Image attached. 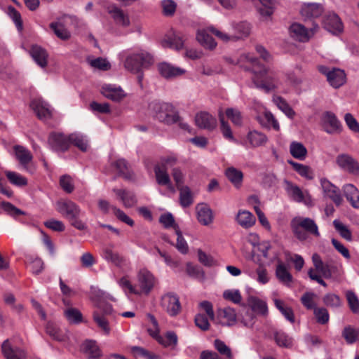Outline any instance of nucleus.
Here are the masks:
<instances>
[{
  "instance_id": "nucleus-9",
  "label": "nucleus",
  "mask_w": 359,
  "mask_h": 359,
  "mask_svg": "<svg viewBox=\"0 0 359 359\" xmlns=\"http://www.w3.org/2000/svg\"><path fill=\"white\" fill-rule=\"evenodd\" d=\"M161 305L170 316H177L181 311L179 297L172 292H168L162 296Z\"/></svg>"
},
{
  "instance_id": "nucleus-59",
  "label": "nucleus",
  "mask_w": 359,
  "mask_h": 359,
  "mask_svg": "<svg viewBox=\"0 0 359 359\" xmlns=\"http://www.w3.org/2000/svg\"><path fill=\"white\" fill-rule=\"evenodd\" d=\"M159 222L165 229L172 228L175 231L180 229L178 225L175 223L173 215L170 212L162 214L159 217Z\"/></svg>"
},
{
  "instance_id": "nucleus-33",
  "label": "nucleus",
  "mask_w": 359,
  "mask_h": 359,
  "mask_svg": "<svg viewBox=\"0 0 359 359\" xmlns=\"http://www.w3.org/2000/svg\"><path fill=\"white\" fill-rule=\"evenodd\" d=\"M247 304L252 311L259 315L265 316L268 313L266 302L255 296H250L248 298Z\"/></svg>"
},
{
  "instance_id": "nucleus-60",
  "label": "nucleus",
  "mask_w": 359,
  "mask_h": 359,
  "mask_svg": "<svg viewBox=\"0 0 359 359\" xmlns=\"http://www.w3.org/2000/svg\"><path fill=\"white\" fill-rule=\"evenodd\" d=\"M50 28L55 35L62 40H67L70 37L69 32L60 22H52L50 24Z\"/></svg>"
},
{
  "instance_id": "nucleus-28",
  "label": "nucleus",
  "mask_w": 359,
  "mask_h": 359,
  "mask_svg": "<svg viewBox=\"0 0 359 359\" xmlns=\"http://www.w3.org/2000/svg\"><path fill=\"white\" fill-rule=\"evenodd\" d=\"M112 191L116 194L117 198L123 203L125 208L133 207L137 203L136 197L131 191L118 188H114Z\"/></svg>"
},
{
  "instance_id": "nucleus-5",
  "label": "nucleus",
  "mask_w": 359,
  "mask_h": 359,
  "mask_svg": "<svg viewBox=\"0 0 359 359\" xmlns=\"http://www.w3.org/2000/svg\"><path fill=\"white\" fill-rule=\"evenodd\" d=\"M337 166L344 172L359 176V162L348 154H340L335 159Z\"/></svg>"
},
{
  "instance_id": "nucleus-45",
  "label": "nucleus",
  "mask_w": 359,
  "mask_h": 359,
  "mask_svg": "<svg viewBox=\"0 0 359 359\" xmlns=\"http://www.w3.org/2000/svg\"><path fill=\"white\" fill-rule=\"evenodd\" d=\"M341 334L348 344H353L359 341V328L351 325L346 326Z\"/></svg>"
},
{
  "instance_id": "nucleus-62",
  "label": "nucleus",
  "mask_w": 359,
  "mask_h": 359,
  "mask_svg": "<svg viewBox=\"0 0 359 359\" xmlns=\"http://www.w3.org/2000/svg\"><path fill=\"white\" fill-rule=\"evenodd\" d=\"M198 313H204L210 320H215V314L213 310V305L210 302L203 301L198 304Z\"/></svg>"
},
{
  "instance_id": "nucleus-16",
  "label": "nucleus",
  "mask_w": 359,
  "mask_h": 359,
  "mask_svg": "<svg viewBox=\"0 0 359 359\" xmlns=\"http://www.w3.org/2000/svg\"><path fill=\"white\" fill-rule=\"evenodd\" d=\"M284 189L288 196L297 202L306 203L309 194L306 191H303L297 185L288 180H284Z\"/></svg>"
},
{
  "instance_id": "nucleus-1",
  "label": "nucleus",
  "mask_w": 359,
  "mask_h": 359,
  "mask_svg": "<svg viewBox=\"0 0 359 359\" xmlns=\"http://www.w3.org/2000/svg\"><path fill=\"white\" fill-rule=\"evenodd\" d=\"M252 81L256 88L266 93L283 90L284 83L294 84L296 82L290 75H285L280 72L264 66H261L258 69H255Z\"/></svg>"
},
{
  "instance_id": "nucleus-29",
  "label": "nucleus",
  "mask_w": 359,
  "mask_h": 359,
  "mask_svg": "<svg viewBox=\"0 0 359 359\" xmlns=\"http://www.w3.org/2000/svg\"><path fill=\"white\" fill-rule=\"evenodd\" d=\"M273 259L278 262L276 269V276L277 278L283 284L290 285L292 281V276L288 271L285 265L279 259L278 256L276 255Z\"/></svg>"
},
{
  "instance_id": "nucleus-24",
  "label": "nucleus",
  "mask_w": 359,
  "mask_h": 359,
  "mask_svg": "<svg viewBox=\"0 0 359 359\" xmlns=\"http://www.w3.org/2000/svg\"><path fill=\"white\" fill-rule=\"evenodd\" d=\"M1 351L6 359H25V352L19 348H13L9 340H5L1 345Z\"/></svg>"
},
{
  "instance_id": "nucleus-50",
  "label": "nucleus",
  "mask_w": 359,
  "mask_h": 359,
  "mask_svg": "<svg viewBox=\"0 0 359 359\" xmlns=\"http://www.w3.org/2000/svg\"><path fill=\"white\" fill-rule=\"evenodd\" d=\"M117 283L126 294H140V291L135 286L132 284L128 276L127 275L123 276L121 278L118 279Z\"/></svg>"
},
{
  "instance_id": "nucleus-52",
  "label": "nucleus",
  "mask_w": 359,
  "mask_h": 359,
  "mask_svg": "<svg viewBox=\"0 0 359 359\" xmlns=\"http://www.w3.org/2000/svg\"><path fill=\"white\" fill-rule=\"evenodd\" d=\"M218 116L221 124L220 129L223 136L229 141L236 142L233 135L229 124L224 121V113L222 109L219 110Z\"/></svg>"
},
{
  "instance_id": "nucleus-18",
  "label": "nucleus",
  "mask_w": 359,
  "mask_h": 359,
  "mask_svg": "<svg viewBox=\"0 0 359 359\" xmlns=\"http://www.w3.org/2000/svg\"><path fill=\"white\" fill-rule=\"evenodd\" d=\"M100 91L105 97L113 101H119L126 96L121 87L115 84L104 83Z\"/></svg>"
},
{
  "instance_id": "nucleus-36",
  "label": "nucleus",
  "mask_w": 359,
  "mask_h": 359,
  "mask_svg": "<svg viewBox=\"0 0 359 359\" xmlns=\"http://www.w3.org/2000/svg\"><path fill=\"white\" fill-rule=\"evenodd\" d=\"M13 152L16 159L25 169H27L28 163L32 160L31 152L21 145H15L13 147Z\"/></svg>"
},
{
  "instance_id": "nucleus-19",
  "label": "nucleus",
  "mask_w": 359,
  "mask_h": 359,
  "mask_svg": "<svg viewBox=\"0 0 359 359\" xmlns=\"http://www.w3.org/2000/svg\"><path fill=\"white\" fill-rule=\"evenodd\" d=\"M158 69L161 75L167 79L178 77L187 72L184 69L172 65L168 62L160 63Z\"/></svg>"
},
{
  "instance_id": "nucleus-2",
  "label": "nucleus",
  "mask_w": 359,
  "mask_h": 359,
  "mask_svg": "<svg viewBox=\"0 0 359 359\" xmlns=\"http://www.w3.org/2000/svg\"><path fill=\"white\" fill-rule=\"evenodd\" d=\"M126 69L132 73H139L142 68L148 67L152 63L151 56L144 51H123L119 54Z\"/></svg>"
},
{
  "instance_id": "nucleus-58",
  "label": "nucleus",
  "mask_w": 359,
  "mask_h": 359,
  "mask_svg": "<svg viewBox=\"0 0 359 359\" xmlns=\"http://www.w3.org/2000/svg\"><path fill=\"white\" fill-rule=\"evenodd\" d=\"M5 175L9 182L15 186L23 187L27 184V180L18 172L6 171Z\"/></svg>"
},
{
  "instance_id": "nucleus-49",
  "label": "nucleus",
  "mask_w": 359,
  "mask_h": 359,
  "mask_svg": "<svg viewBox=\"0 0 359 359\" xmlns=\"http://www.w3.org/2000/svg\"><path fill=\"white\" fill-rule=\"evenodd\" d=\"M273 102L277 107L282 111L287 117L292 118L295 114L294 110L290 107L288 103L280 96L274 95Z\"/></svg>"
},
{
  "instance_id": "nucleus-31",
  "label": "nucleus",
  "mask_w": 359,
  "mask_h": 359,
  "mask_svg": "<svg viewBox=\"0 0 359 359\" xmlns=\"http://www.w3.org/2000/svg\"><path fill=\"white\" fill-rule=\"evenodd\" d=\"M257 119L259 123L264 128H272L276 131L280 130V126L278 121L272 114V113L268 110L265 109L262 114L258 115L257 116Z\"/></svg>"
},
{
  "instance_id": "nucleus-14",
  "label": "nucleus",
  "mask_w": 359,
  "mask_h": 359,
  "mask_svg": "<svg viewBox=\"0 0 359 359\" xmlns=\"http://www.w3.org/2000/svg\"><path fill=\"white\" fill-rule=\"evenodd\" d=\"M102 257L109 263H111L118 268L128 266V260L118 252L113 250L111 246L104 247L101 253Z\"/></svg>"
},
{
  "instance_id": "nucleus-53",
  "label": "nucleus",
  "mask_w": 359,
  "mask_h": 359,
  "mask_svg": "<svg viewBox=\"0 0 359 359\" xmlns=\"http://www.w3.org/2000/svg\"><path fill=\"white\" fill-rule=\"evenodd\" d=\"M156 340L165 347L174 348L177 344L178 338L174 332L170 331L164 337L159 335Z\"/></svg>"
},
{
  "instance_id": "nucleus-26",
  "label": "nucleus",
  "mask_w": 359,
  "mask_h": 359,
  "mask_svg": "<svg viewBox=\"0 0 359 359\" xmlns=\"http://www.w3.org/2000/svg\"><path fill=\"white\" fill-rule=\"evenodd\" d=\"M312 262L316 271L325 278H330L332 276V266L327 262H324L320 256L315 253L312 256Z\"/></svg>"
},
{
  "instance_id": "nucleus-25",
  "label": "nucleus",
  "mask_w": 359,
  "mask_h": 359,
  "mask_svg": "<svg viewBox=\"0 0 359 359\" xmlns=\"http://www.w3.org/2000/svg\"><path fill=\"white\" fill-rule=\"evenodd\" d=\"M292 222L296 224L308 233L316 236H320L318 228L314 220L308 217H296Z\"/></svg>"
},
{
  "instance_id": "nucleus-41",
  "label": "nucleus",
  "mask_w": 359,
  "mask_h": 359,
  "mask_svg": "<svg viewBox=\"0 0 359 359\" xmlns=\"http://www.w3.org/2000/svg\"><path fill=\"white\" fill-rule=\"evenodd\" d=\"M247 140L252 147H258L265 144L268 140L267 137L257 130H250L247 135Z\"/></svg>"
},
{
  "instance_id": "nucleus-12",
  "label": "nucleus",
  "mask_w": 359,
  "mask_h": 359,
  "mask_svg": "<svg viewBox=\"0 0 359 359\" xmlns=\"http://www.w3.org/2000/svg\"><path fill=\"white\" fill-rule=\"evenodd\" d=\"M48 144L55 151L64 152L69 146V135H65L61 133H52L48 137Z\"/></svg>"
},
{
  "instance_id": "nucleus-55",
  "label": "nucleus",
  "mask_w": 359,
  "mask_h": 359,
  "mask_svg": "<svg viewBox=\"0 0 359 359\" xmlns=\"http://www.w3.org/2000/svg\"><path fill=\"white\" fill-rule=\"evenodd\" d=\"M93 319L105 335L110 334L111 329L109 325V322L104 315L100 313L98 311H95L93 314Z\"/></svg>"
},
{
  "instance_id": "nucleus-8",
  "label": "nucleus",
  "mask_w": 359,
  "mask_h": 359,
  "mask_svg": "<svg viewBox=\"0 0 359 359\" xmlns=\"http://www.w3.org/2000/svg\"><path fill=\"white\" fill-rule=\"evenodd\" d=\"M322 126L328 134H339L343 126L337 116L332 111H325L321 117Z\"/></svg>"
},
{
  "instance_id": "nucleus-34",
  "label": "nucleus",
  "mask_w": 359,
  "mask_h": 359,
  "mask_svg": "<svg viewBox=\"0 0 359 359\" xmlns=\"http://www.w3.org/2000/svg\"><path fill=\"white\" fill-rule=\"evenodd\" d=\"M154 172L156 182L159 185L166 186L171 191H175L166 168L157 164L154 168Z\"/></svg>"
},
{
  "instance_id": "nucleus-57",
  "label": "nucleus",
  "mask_w": 359,
  "mask_h": 359,
  "mask_svg": "<svg viewBox=\"0 0 359 359\" xmlns=\"http://www.w3.org/2000/svg\"><path fill=\"white\" fill-rule=\"evenodd\" d=\"M274 339L279 346L290 348L292 346V338L282 331L275 333Z\"/></svg>"
},
{
  "instance_id": "nucleus-51",
  "label": "nucleus",
  "mask_w": 359,
  "mask_h": 359,
  "mask_svg": "<svg viewBox=\"0 0 359 359\" xmlns=\"http://www.w3.org/2000/svg\"><path fill=\"white\" fill-rule=\"evenodd\" d=\"M248 275L259 283L264 285L269 281V276L267 270L262 266H259L255 272L248 271Z\"/></svg>"
},
{
  "instance_id": "nucleus-61",
  "label": "nucleus",
  "mask_w": 359,
  "mask_h": 359,
  "mask_svg": "<svg viewBox=\"0 0 359 359\" xmlns=\"http://www.w3.org/2000/svg\"><path fill=\"white\" fill-rule=\"evenodd\" d=\"M180 190V204L183 207H189L193 203L191 191L188 187H182Z\"/></svg>"
},
{
  "instance_id": "nucleus-27",
  "label": "nucleus",
  "mask_w": 359,
  "mask_h": 359,
  "mask_svg": "<svg viewBox=\"0 0 359 359\" xmlns=\"http://www.w3.org/2000/svg\"><path fill=\"white\" fill-rule=\"evenodd\" d=\"M323 8L320 4H304L301 8V15L305 19L316 18L321 15Z\"/></svg>"
},
{
  "instance_id": "nucleus-35",
  "label": "nucleus",
  "mask_w": 359,
  "mask_h": 359,
  "mask_svg": "<svg viewBox=\"0 0 359 359\" xmlns=\"http://www.w3.org/2000/svg\"><path fill=\"white\" fill-rule=\"evenodd\" d=\"M107 12L111 15L115 22L122 27H126L130 25L129 17L117 6H111L107 8Z\"/></svg>"
},
{
  "instance_id": "nucleus-6",
  "label": "nucleus",
  "mask_w": 359,
  "mask_h": 359,
  "mask_svg": "<svg viewBox=\"0 0 359 359\" xmlns=\"http://www.w3.org/2000/svg\"><path fill=\"white\" fill-rule=\"evenodd\" d=\"M56 210L65 218L72 220L79 217L81 210L79 206L70 200H60L55 204Z\"/></svg>"
},
{
  "instance_id": "nucleus-22",
  "label": "nucleus",
  "mask_w": 359,
  "mask_h": 359,
  "mask_svg": "<svg viewBox=\"0 0 359 359\" xmlns=\"http://www.w3.org/2000/svg\"><path fill=\"white\" fill-rule=\"evenodd\" d=\"M195 122L201 128L212 130L217 126V119L206 111H201L195 116Z\"/></svg>"
},
{
  "instance_id": "nucleus-10",
  "label": "nucleus",
  "mask_w": 359,
  "mask_h": 359,
  "mask_svg": "<svg viewBox=\"0 0 359 359\" xmlns=\"http://www.w3.org/2000/svg\"><path fill=\"white\" fill-rule=\"evenodd\" d=\"M320 185L325 198H330L337 206L341 204L343 198L340 189L337 187L325 178L320 180Z\"/></svg>"
},
{
  "instance_id": "nucleus-11",
  "label": "nucleus",
  "mask_w": 359,
  "mask_h": 359,
  "mask_svg": "<svg viewBox=\"0 0 359 359\" xmlns=\"http://www.w3.org/2000/svg\"><path fill=\"white\" fill-rule=\"evenodd\" d=\"M318 26L311 29H306L304 25L299 23H293L289 29L290 36L300 42H306L313 35Z\"/></svg>"
},
{
  "instance_id": "nucleus-42",
  "label": "nucleus",
  "mask_w": 359,
  "mask_h": 359,
  "mask_svg": "<svg viewBox=\"0 0 359 359\" xmlns=\"http://www.w3.org/2000/svg\"><path fill=\"white\" fill-rule=\"evenodd\" d=\"M290 153L292 157L299 161H304L307 156V149L299 142L293 141L290 144Z\"/></svg>"
},
{
  "instance_id": "nucleus-63",
  "label": "nucleus",
  "mask_w": 359,
  "mask_h": 359,
  "mask_svg": "<svg viewBox=\"0 0 359 359\" xmlns=\"http://www.w3.org/2000/svg\"><path fill=\"white\" fill-rule=\"evenodd\" d=\"M261 6L258 7L259 13L264 17H269L273 13V0H258Z\"/></svg>"
},
{
  "instance_id": "nucleus-54",
  "label": "nucleus",
  "mask_w": 359,
  "mask_h": 359,
  "mask_svg": "<svg viewBox=\"0 0 359 359\" xmlns=\"http://www.w3.org/2000/svg\"><path fill=\"white\" fill-rule=\"evenodd\" d=\"M226 175L236 187L238 188L241 186L243 177L241 171L234 168H229L226 171Z\"/></svg>"
},
{
  "instance_id": "nucleus-3",
  "label": "nucleus",
  "mask_w": 359,
  "mask_h": 359,
  "mask_svg": "<svg viewBox=\"0 0 359 359\" xmlns=\"http://www.w3.org/2000/svg\"><path fill=\"white\" fill-rule=\"evenodd\" d=\"M153 116L161 122L167 124L175 123L178 120V114L175 107L169 103L154 102L149 104Z\"/></svg>"
},
{
  "instance_id": "nucleus-32",
  "label": "nucleus",
  "mask_w": 359,
  "mask_h": 359,
  "mask_svg": "<svg viewBox=\"0 0 359 359\" xmlns=\"http://www.w3.org/2000/svg\"><path fill=\"white\" fill-rule=\"evenodd\" d=\"M81 349L88 359H97L101 356V351L95 341H85L82 344Z\"/></svg>"
},
{
  "instance_id": "nucleus-4",
  "label": "nucleus",
  "mask_w": 359,
  "mask_h": 359,
  "mask_svg": "<svg viewBox=\"0 0 359 359\" xmlns=\"http://www.w3.org/2000/svg\"><path fill=\"white\" fill-rule=\"evenodd\" d=\"M156 280L153 273L146 268L140 269L137 273V283L140 294H148L154 288Z\"/></svg>"
},
{
  "instance_id": "nucleus-39",
  "label": "nucleus",
  "mask_w": 359,
  "mask_h": 359,
  "mask_svg": "<svg viewBox=\"0 0 359 359\" xmlns=\"http://www.w3.org/2000/svg\"><path fill=\"white\" fill-rule=\"evenodd\" d=\"M343 191L346 199L355 208H359V191L352 184H347L343 187Z\"/></svg>"
},
{
  "instance_id": "nucleus-64",
  "label": "nucleus",
  "mask_w": 359,
  "mask_h": 359,
  "mask_svg": "<svg viewBox=\"0 0 359 359\" xmlns=\"http://www.w3.org/2000/svg\"><path fill=\"white\" fill-rule=\"evenodd\" d=\"M346 297L350 309L353 313H359V299L356 294L351 290L346 293Z\"/></svg>"
},
{
  "instance_id": "nucleus-40",
  "label": "nucleus",
  "mask_w": 359,
  "mask_h": 359,
  "mask_svg": "<svg viewBox=\"0 0 359 359\" xmlns=\"http://www.w3.org/2000/svg\"><path fill=\"white\" fill-rule=\"evenodd\" d=\"M70 145L73 144L82 151H86L89 147L88 137L81 133H74L69 135Z\"/></svg>"
},
{
  "instance_id": "nucleus-13",
  "label": "nucleus",
  "mask_w": 359,
  "mask_h": 359,
  "mask_svg": "<svg viewBox=\"0 0 359 359\" xmlns=\"http://www.w3.org/2000/svg\"><path fill=\"white\" fill-rule=\"evenodd\" d=\"M226 60L229 63L239 65L245 69H252L254 73L255 69H258L261 67L257 58L250 53H243L236 59L226 57Z\"/></svg>"
},
{
  "instance_id": "nucleus-38",
  "label": "nucleus",
  "mask_w": 359,
  "mask_h": 359,
  "mask_svg": "<svg viewBox=\"0 0 359 359\" xmlns=\"http://www.w3.org/2000/svg\"><path fill=\"white\" fill-rule=\"evenodd\" d=\"M30 55L35 62L43 68L47 65L48 53L46 50L39 46H32L30 49Z\"/></svg>"
},
{
  "instance_id": "nucleus-56",
  "label": "nucleus",
  "mask_w": 359,
  "mask_h": 359,
  "mask_svg": "<svg viewBox=\"0 0 359 359\" xmlns=\"http://www.w3.org/2000/svg\"><path fill=\"white\" fill-rule=\"evenodd\" d=\"M64 315L72 324H78L82 321V314L77 309L68 308L65 310Z\"/></svg>"
},
{
  "instance_id": "nucleus-46",
  "label": "nucleus",
  "mask_w": 359,
  "mask_h": 359,
  "mask_svg": "<svg viewBox=\"0 0 359 359\" xmlns=\"http://www.w3.org/2000/svg\"><path fill=\"white\" fill-rule=\"evenodd\" d=\"M274 304L277 309L282 313V315L291 323H294V316L292 309L286 306L283 301L274 299Z\"/></svg>"
},
{
  "instance_id": "nucleus-23",
  "label": "nucleus",
  "mask_w": 359,
  "mask_h": 359,
  "mask_svg": "<svg viewBox=\"0 0 359 359\" xmlns=\"http://www.w3.org/2000/svg\"><path fill=\"white\" fill-rule=\"evenodd\" d=\"M196 210L197 219L201 224L208 226L212 223L214 216L209 205L205 203L198 204Z\"/></svg>"
},
{
  "instance_id": "nucleus-37",
  "label": "nucleus",
  "mask_w": 359,
  "mask_h": 359,
  "mask_svg": "<svg viewBox=\"0 0 359 359\" xmlns=\"http://www.w3.org/2000/svg\"><path fill=\"white\" fill-rule=\"evenodd\" d=\"M236 221L243 228L249 229L255 224L256 218L250 211L240 210L236 216Z\"/></svg>"
},
{
  "instance_id": "nucleus-7",
  "label": "nucleus",
  "mask_w": 359,
  "mask_h": 359,
  "mask_svg": "<svg viewBox=\"0 0 359 359\" xmlns=\"http://www.w3.org/2000/svg\"><path fill=\"white\" fill-rule=\"evenodd\" d=\"M320 72L325 74L329 83L334 88H337L344 85L346 80V75L344 70L338 68L330 69L325 66L318 67Z\"/></svg>"
},
{
  "instance_id": "nucleus-44",
  "label": "nucleus",
  "mask_w": 359,
  "mask_h": 359,
  "mask_svg": "<svg viewBox=\"0 0 359 359\" xmlns=\"http://www.w3.org/2000/svg\"><path fill=\"white\" fill-rule=\"evenodd\" d=\"M46 333L54 340L58 341H65L67 339L66 333L62 332L57 326L52 323L48 322L46 326Z\"/></svg>"
},
{
  "instance_id": "nucleus-48",
  "label": "nucleus",
  "mask_w": 359,
  "mask_h": 359,
  "mask_svg": "<svg viewBox=\"0 0 359 359\" xmlns=\"http://www.w3.org/2000/svg\"><path fill=\"white\" fill-rule=\"evenodd\" d=\"M288 163L292 166L294 170L302 177L307 180H312L313 178V172L312 169L306 165L290 161Z\"/></svg>"
},
{
  "instance_id": "nucleus-43",
  "label": "nucleus",
  "mask_w": 359,
  "mask_h": 359,
  "mask_svg": "<svg viewBox=\"0 0 359 359\" xmlns=\"http://www.w3.org/2000/svg\"><path fill=\"white\" fill-rule=\"evenodd\" d=\"M196 39L204 48L207 49L213 50L217 46L216 41L208 34V30L206 29L198 30L196 34Z\"/></svg>"
},
{
  "instance_id": "nucleus-21",
  "label": "nucleus",
  "mask_w": 359,
  "mask_h": 359,
  "mask_svg": "<svg viewBox=\"0 0 359 359\" xmlns=\"http://www.w3.org/2000/svg\"><path fill=\"white\" fill-rule=\"evenodd\" d=\"M30 107L39 118H48L52 114L50 106L41 98H37L32 101Z\"/></svg>"
},
{
  "instance_id": "nucleus-17",
  "label": "nucleus",
  "mask_w": 359,
  "mask_h": 359,
  "mask_svg": "<svg viewBox=\"0 0 359 359\" xmlns=\"http://www.w3.org/2000/svg\"><path fill=\"white\" fill-rule=\"evenodd\" d=\"M325 29L333 34H339L343 32L344 26L339 17L334 13H328L324 20Z\"/></svg>"
},
{
  "instance_id": "nucleus-15",
  "label": "nucleus",
  "mask_w": 359,
  "mask_h": 359,
  "mask_svg": "<svg viewBox=\"0 0 359 359\" xmlns=\"http://www.w3.org/2000/svg\"><path fill=\"white\" fill-rule=\"evenodd\" d=\"M214 322L223 326L233 325L236 322L235 310L231 307L218 309Z\"/></svg>"
},
{
  "instance_id": "nucleus-20",
  "label": "nucleus",
  "mask_w": 359,
  "mask_h": 359,
  "mask_svg": "<svg viewBox=\"0 0 359 359\" xmlns=\"http://www.w3.org/2000/svg\"><path fill=\"white\" fill-rule=\"evenodd\" d=\"M231 26L233 30L231 35L233 41L245 39L250 34L251 25L248 22H232Z\"/></svg>"
},
{
  "instance_id": "nucleus-30",
  "label": "nucleus",
  "mask_w": 359,
  "mask_h": 359,
  "mask_svg": "<svg viewBox=\"0 0 359 359\" xmlns=\"http://www.w3.org/2000/svg\"><path fill=\"white\" fill-rule=\"evenodd\" d=\"M104 292L100 289L95 287L90 288V298L94 301L99 309L102 311L104 314H109L112 311L111 306L110 304H106L101 299L104 297Z\"/></svg>"
},
{
  "instance_id": "nucleus-47",
  "label": "nucleus",
  "mask_w": 359,
  "mask_h": 359,
  "mask_svg": "<svg viewBox=\"0 0 359 359\" xmlns=\"http://www.w3.org/2000/svg\"><path fill=\"white\" fill-rule=\"evenodd\" d=\"M161 43L165 48H171L177 50L182 49L184 46L182 39L176 34H172L170 36L163 39Z\"/></svg>"
}]
</instances>
